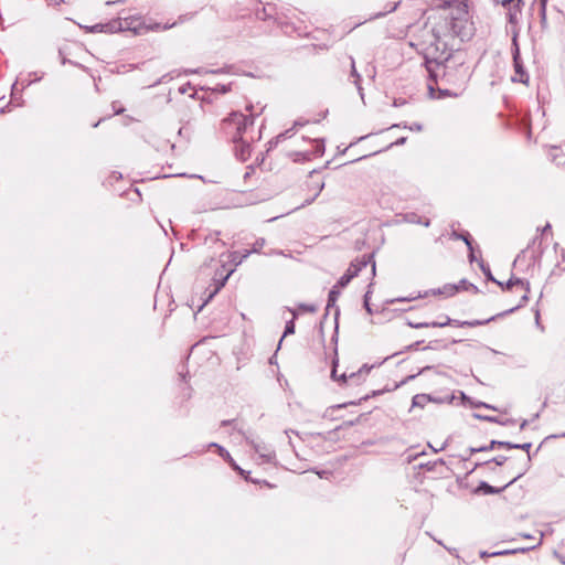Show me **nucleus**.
<instances>
[{
	"label": "nucleus",
	"mask_w": 565,
	"mask_h": 565,
	"mask_svg": "<svg viewBox=\"0 0 565 565\" xmlns=\"http://www.w3.org/2000/svg\"><path fill=\"white\" fill-rule=\"evenodd\" d=\"M291 315H292V319L290 321L287 322L286 324V328H285V332H284V337L288 335V334H292L295 332V318H296V313L295 311H290Z\"/></svg>",
	"instance_id": "13"
},
{
	"label": "nucleus",
	"mask_w": 565,
	"mask_h": 565,
	"mask_svg": "<svg viewBox=\"0 0 565 565\" xmlns=\"http://www.w3.org/2000/svg\"><path fill=\"white\" fill-rule=\"evenodd\" d=\"M364 307H365V309L367 310L369 313L372 312V310L370 308V305H369V296H367V294L364 297Z\"/></svg>",
	"instance_id": "20"
},
{
	"label": "nucleus",
	"mask_w": 565,
	"mask_h": 565,
	"mask_svg": "<svg viewBox=\"0 0 565 565\" xmlns=\"http://www.w3.org/2000/svg\"><path fill=\"white\" fill-rule=\"evenodd\" d=\"M429 401L430 397L428 395L417 394L413 397L412 404L413 407H424Z\"/></svg>",
	"instance_id": "11"
},
{
	"label": "nucleus",
	"mask_w": 565,
	"mask_h": 565,
	"mask_svg": "<svg viewBox=\"0 0 565 565\" xmlns=\"http://www.w3.org/2000/svg\"><path fill=\"white\" fill-rule=\"evenodd\" d=\"M458 290H459L458 286H456L454 284H446V285H444L443 287H440L438 289H433V290H429V291H425L423 295L418 294L416 296H409V297H405V298H397V299H394L392 302H395V301L396 302L413 301L415 299L427 297L429 295L443 296V297L449 298V297L455 296L458 292Z\"/></svg>",
	"instance_id": "3"
},
{
	"label": "nucleus",
	"mask_w": 565,
	"mask_h": 565,
	"mask_svg": "<svg viewBox=\"0 0 565 565\" xmlns=\"http://www.w3.org/2000/svg\"><path fill=\"white\" fill-rule=\"evenodd\" d=\"M213 447H217L220 455L225 458L235 469L239 470V468L234 463L231 455L221 446L216 444H211Z\"/></svg>",
	"instance_id": "12"
},
{
	"label": "nucleus",
	"mask_w": 565,
	"mask_h": 565,
	"mask_svg": "<svg viewBox=\"0 0 565 565\" xmlns=\"http://www.w3.org/2000/svg\"><path fill=\"white\" fill-rule=\"evenodd\" d=\"M513 551H503V552H497V553H493V555H503V554H509V553H512Z\"/></svg>",
	"instance_id": "23"
},
{
	"label": "nucleus",
	"mask_w": 565,
	"mask_h": 565,
	"mask_svg": "<svg viewBox=\"0 0 565 565\" xmlns=\"http://www.w3.org/2000/svg\"><path fill=\"white\" fill-rule=\"evenodd\" d=\"M531 443H525V444H519V449H523V450H526L529 451V449L531 448Z\"/></svg>",
	"instance_id": "22"
},
{
	"label": "nucleus",
	"mask_w": 565,
	"mask_h": 565,
	"mask_svg": "<svg viewBox=\"0 0 565 565\" xmlns=\"http://www.w3.org/2000/svg\"><path fill=\"white\" fill-rule=\"evenodd\" d=\"M340 287L335 284L329 292V301L334 302L340 295Z\"/></svg>",
	"instance_id": "14"
},
{
	"label": "nucleus",
	"mask_w": 565,
	"mask_h": 565,
	"mask_svg": "<svg viewBox=\"0 0 565 565\" xmlns=\"http://www.w3.org/2000/svg\"><path fill=\"white\" fill-rule=\"evenodd\" d=\"M482 323L483 322H481V321H471V322L465 321V322L461 323V326L476 327V326H479V324H482Z\"/></svg>",
	"instance_id": "17"
},
{
	"label": "nucleus",
	"mask_w": 565,
	"mask_h": 565,
	"mask_svg": "<svg viewBox=\"0 0 565 565\" xmlns=\"http://www.w3.org/2000/svg\"><path fill=\"white\" fill-rule=\"evenodd\" d=\"M498 444L500 446H504L507 448H518L519 449V444H511V443H505V441H500Z\"/></svg>",
	"instance_id": "16"
},
{
	"label": "nucleus",
	"mask_w": 565,
	"mask_h": 565,
	"mask_svg": "<svg viewBox=\"0 0 565 565\" xmlns=\"http://www.w3.org/2000/svg\"><path fill=\"white\" fill-rule=\"evenodd\" d=\"M249 250H245L244 254L242 255H238L237 252H234L231 254V258L233 262H236L237 264H239L242 262V259L246 258L248 255H249Z\"/></svg>",
	"instance_id": "15"
},
{
	"label": "nucleus",
	"mask_w": 565,
	"mask_h": 565,
	"mask_svg": "<svg viewBox=\"0 0 565 565\" xmlns=\"http://www.w3.org/2000/svg\"><path fill=\"white\" fill-rule=\"evenodd\" d=\"M47 1H49V6H55V7L65 2L64 0H47Z\"/></svg>",
	"instance_id": "19"
},
{
	"label": "nucleus",
	"mask_w": 565,
	"mask_h": 565,
	"mask_svg": "<svg viewBox=\"0 0 565 565\" xmlns=\"http://www.w3.org/2000/svg\"><path fill=\"white\" fill-rule=\"evenodd\" d=\"M366 265L367 263L363 259H356L352 262L349 268L347 269L345 274L341 276L340 279L338 280L337 284L339 285V287L344 288L351 281L352 278L358 276L362 268L366 267Z\"/></svg>",
	"instance_id": "4"
},
{
	"label": "nucleus",
	"mask_w": 565,
	"mask_h": 565,
	"mask_svg": "<svg viewBox=\"0 0 565 565\" xmlns=\"http://www.w3.org/2000/svg\"><path fill=\"white\" fill-rule=\"evenodd\" d=\"M370 372V367L363 365L358 372H351L350 374L343 373L339 377L337 376L335 365L332 370V377L341 383H347L348 380L363 379Z\"/></svg>",
	"instance_id": "5"
},
{
	"label": "nucleus",
	"mask_w": 565,
	"mask_h": 565,
	"mask_svg": "<svg viewBox=\"0 0 565 565\" xmlns=\"http://www.w3.org/2000/svg\"><path fill=\"white\" fill-rule=\"evenodd\" d=\"M548 228H550V224H547V225L543 228V231H547Z\"/></svg>",
	"instance_id": "28"
},
{
	"label": "nucleus",
	"mask_w": 565,
	"mask_h": 565,
	"mask_svg": "<svg viewBox=\"0 0 565 565\" xmlns=\"http://www.w3.org/2000/svg\"><path fill=\"white\" fill-rule=\"evenodd\" d=\"M424 225H425V226H429V221H428V220H427V221H425V222H424Z\"/></svg>",
	"instance_id": "27"
},
{
	"label": "nucleus",
	"mask_w": 565,
	"mask_h": 565,
	"mask_svg": "<svg viewBox=\"0 0 565 565\" xmlns=\"http://www.w3.org/2000/svg\"><path fill=\"white\" fill-rule=\"evenodd\" d=\"M228 125L235 126L237 132L233 137L234 142H241V159L246 160L250 156L249 145L243 141L242 132L248 125L253 124L252 118L241 113H233L226 120Z\"/></svg>",
	"instance_id": "2"
},
{
	"label": "nucleus",
	"mask_w": 565,
	"mask_h": 565,
	"mask_svg": "<svg viewBox=\"0 0 565 565\" xmlns=\"http://www.w3.org/2000/svg\"><path fill=\"white\" fill-rule=\"evenodd\" d=\"M488 492H493L492 488L490 486H486Z\"/></svg>",
	"instance_id": "26"
},
{
	"label": "nucleus",
	"mask_w": 565,
	"mask_h": 565,
	"mask_svg": "<svg viewBox=\"0 0 565 565\" xmlns=\"http://www.w3.org/2000/svg\"><path fill=\"white\" fill-rule=\"evenodd\" d=\"M513 60H514L515 76H513L512 79L514 82L526 83L529 79V76L523 71V67L521 65L520 57H519V49L515 50Z\"/></svg>",
	"instance_id": "8"
},
{
	"label": "nucleus",
	"mask_w": 565,
	"mask_h": 565,
	"mask_svg": "<svg viewBox=\"0 0 565 565\" xmlns=\"http://www.w3.org/2000/svg\"><path fill=\"white\" fill-rule=\"evenodd\" d=\"M458 237H459V238H462V239H463V242L467 244V246L471 249V243H470V241H469L468 235H460V236H458Z\"/></svg>",
	"instance_id": "21"
},
{
	"label": "nucleus",
	"mask_w": 565,
	"mask_h": 565,
	"mask_svg": "<svg viewBox=\"0 0 565 565\" xmlns=\"http://www.w3.org/2000/svg\"><path fill=\"white\" fill-rule=\"evenodd\" d=\"M514 289L515 291H520L522 294L521 286H514Z\"/></svg>",
	"instance_id": "24"
},
{
	"label": "nucleus",
	"mask_w": 565,
	"mask_h": 565,
	"mask_svg": "<svg viewBox=\"0 0 565 565\" xmlns=\"http://www.w3.org/2000/svg\"><path fill=\"white\" fill-rule=\"evenodd\" d=\"M503 4L509 7V21L513 24L518 23L521 15L522 0H507Z\"/></svg>",
	"instance_id": "6"
},
{
	"label": "nucleus",
	"mask_w": 565,
	"mask_h": 565,
	"mask_svg": "<svg viewBox=\"0 0 565 565\" xmlns=\"http://www.w3.org/2000/svg\"><path fill=\"white\" fill-rule=\"evenodd\" d=\"M264 244H265V241H264V239L257 241V242L255 243L254 252H257V250H258V248H262V247L264 246Z\"/></svg>",
	"instance_id": "18"
},
{
	"label": "nucleus",
	"mask_w": 565,
	"mask_h": 565,
	"mask_svg": "<svg viewBox=\"0 0 565 565\" xmlns=\"http://www.w3.org/2000/svg\"><path fill=\"white\" fill-rule=\"evenodd\" d=\"M522 475H523L522 472H521V473H518V476H516V477H515V478H514L510 483H512L514 480H516L518 478H520Z\"/></svg>",
	"instance_id": "25"
},
{
	"label": "nucleus",
	"mask_w": 565,
	"mask_h": 565,
	"mask_svg": "<svg viewBox=\"0 0 565 565\" xmlns=\"http://www.w3.org/2000/svg\"><path fill=\"white\" fill-rule=\"evenodd\" d=\"M451 323V319L444 315L443 321H430V322H409V326L415 329H423V328H444L446 326H449Z\"/></svg>",
	"instance_id": "7"
},
{
	"label": "nucleus",
	"mask_w": 565,
	"mask_h": 565,
	"mask_svg": "<svg viewBox=\"0 0 565 565\" xmlns=\"http://www.w3.org/2000/svg\"><path fill=\"white\" fill-rule=\"evenodd\" d=\"M514 286H521V290H522V299L523 300H527L529 298V292H530V284L523 279H520V278H511L508 282H507V286L505 288L508 290H513L514 289Z\"/></svg>",
	"instance_id": "9"
},
{
	"label": "nucleus",
	"mask_w": 565,
	"mask_h": 565,
	"mask_svg": "<svg viewBox=\"0 0 565 565\" xmlns=\"http://www.w3.org/2000/svg\"><path fill=\"white\" fill-rule=\"evenodd\" d=\"M250 445L253 446L254 450L259 454V456L266 460H270L273 458V452L268 449L266 445H259L255 444L254 441H250Z\"/></svg>",
	"instance_id": "10"
},
{
	"label": "nucleus",
	"mask_w": 565,
	"mask_h": 565,
	"mask_svg": "<svg viewBox=\"0 0 565 565\" xmlns=\"http://www.w3.org/2000/svg\"><path fill=\"white\" fill-rule=\"evenodd\" d=\"M425 28L431 36V40H425L430 54L444 50L447 38H469L471 29L467 0H434L427 10Z\"/></svg>",
	"instance_id": "1"
}]
</instances>
